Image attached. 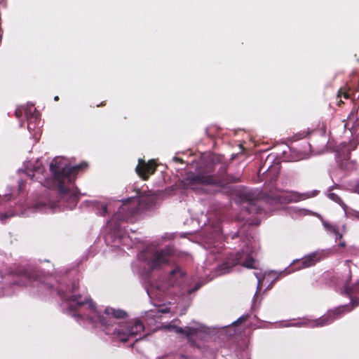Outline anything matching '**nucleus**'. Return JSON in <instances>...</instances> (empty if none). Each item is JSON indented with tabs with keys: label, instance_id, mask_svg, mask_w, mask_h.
I'll return each mask as SVG.
<instances>
[{
	"label": "nucleus",
	"instance_id": "f257e3e1",
	"mask_svg": "<svg viewBox=\"0 0 359 359\" xmlns=\"http://www.w3.org/2000/svg\"><path fill=\"white\" fill-rule=\"evenodd\" d=\"M67 303L69 310L76 311L81 306L86 304L92 311L89 319L90 321L100 323L103 331L107 334L116 336L121 341L126 342L129 337H135L144 330V325L140 320L127 323L125 325H116V320L125 319L127 313L123 310L114 309L107 307L102 313L96 311L95 304L90 299L84 297L80 294H72L67 299Z\"/></svg>",
	"mask_w": 359,
	"mask_h": 359
},
{
	"label": "nucleus",
	"instance_id": "f03ea898",
	"mask_svg": "<svg viewBox=\"0 0 359 359\" xmlns=\"http://www.w3.org/2000/svg\"><path fill=\"white\" fill-rule=\"evenodd\" d=\"M219 158H197L193 161L196 164V172H189L182 182L187 188L195 189L199 185H224L233 180L224 176L226 165L219 161Z\"/></svg>",
	"mask_w": 359,
	"mask_h": 359
},
{
	"label": "nucleus",
	"instance_id": "7ed1b4c3",
	"mask_svg": "<svg viewBox=\"0 0 359 359\" xmlns=\"http://www.w3.org/2000/svg\"><path fill=\"white\" fill-rule=\"evenodd\" d=\"M88 163L85 161L76 165L68 164L60 158H53L50 163V170L57 183L60 198L68 203L70 209L77 204L79 196L77 190H72L68 184L74 182L77 174L86 170Z\"/></svg>",
	"mask_w": 359,
	"mask_h": 359
},
{
	"label": "nucleus",
	"instance_id": "20e7f679",
	"mask_svg": "<svg viewBox=\"0 0 359 359\" xmlns=\"http://www.w3.org/2000/svg\"><path fill=\"white\" fill-rule=\"evenodd\" d=\"M255 260L248 255H245L243 252H238L236 255L229 257L224 262L217 267L219 275H223L231 271V269L238 264L242 266L253 269Z\"/></svg>",
	"mask_w": 359,
	"mask_h": 359
},
{
	"label": "nucleus",
	"instance_id": "39448f33",
	"mask_svg": "<svg viewBox=\"0 0 359 359\" xmlns=\"http://www.w3.org/2000/svg\"><path fill=\"white\" fill-rule=\"evenodd\" d=\"M174 253L172 247H165L161 250H156L150 253L146 258L149 269L154 270L161 268L168 264L171 255Z\"/></svg>",
	"mask_w": 359,
	"mask_h": 359
},
{
	"label": "nucleus",
	"instance_id": "423d86ee",
	"mask_svg": "<svg viewBox=\"0 0 359 359\" xmlns=\"http://www.w3.org/2000/svg\"><path fill=\"white\" fill-rule=\"evenodd\" d=\"M243 203V210L249 214L261 213L262 209L257 205L258 194L250 190H244L240 195Z\"/></svg>",
	"mask_w": 359,
	"mask_h": 359
},
{
	"label": "nucleus",
	"instance_id": "0eeeda50",
	"mask_svg": "<svg viewBox=\"0 0 359 359\" xmlns=\"http://www.w3.org/2000/svg\"><path fill=\"white\" fill-rule=\"evenodd\" d=\"M15 276L22 279L16 284L20 285H27L34 281H42L43 273L34 268L18 267L13 271Z\"/></svg>",
	"mask_w": 359,
	"mask_h": 359
},
{
	"label": "nucleus",
	"instance_id": "6e6552de",
	"mask_svg": "<svg viewBox=\"0 0 359 359\" xmlns=\"http://www.w3.org/2000/svg\"><path fill=\"white\" fill-rule=\"evenodd\" d=\"M139 199L130 198L121 204L118 212L114 215L116 219L128 221L139 211Z\"/></svg>",
	"mask_w": 359,
	"mask_h": 359
},
{
	"label": "nucleus",
	"instance_id": "1a4fd4ad",
	"mask_svg": "<svg viewBox=\"0 0 359 359\" xmlns=\"http://www.w3.org/2000/svg\"><path fill=\"white\" fill-rule=\"evenodd\" d=\"M15 115L18 118L24 116L27 121L36 123L38 126L40 125L41 115L32 104H27L18 107L15 111Z\"/></svg>",
	"mask_w": 359,
	"mask_h": 359
},
{
	"label": "nucleus",
	"instance_id": "9d476101",
	"mask_svg": "<svg viewBox=\"0 0 359 359\" xmlns=\"http://www.w3.org/2000/svg\"><path fill=\"white\" fill-rule=\"evenodd\" d=\"M157 163L154 158L146 161L144 158H139L138 165L136 167L137 173L144 180L148 179L156 168Z\"/></svg>",
	"mask_w": 359,
	"mask_h": 359
},
{
	"label": "nucleus",
	"instance_id": "9b49d317",
	"mask_svg": "<svg viewBox=\"0 0 359 359\" xmlns=\"http://www.w3.org/2000/svg\"><path fill=\"white\" fill-rule=\"evenodd\" d=\"M345 307H339L328 313L327 316L320 318L313 322L310 323V326L317 327L323 326L332 322L334 319L345 311Z\"/></svg>",
	"mask_w": 359,
	"mask_h": 359
},
{
	"label": "nucleus",
	"instance_id": "f8f14e48",
	"mask_svg": "<svg viewBox=\"0 0 359 359\" xmlns=\"http://www.w3.org/2000/svg\"><path fill=\"white\" fill-rule=\"evenodd\" d=\"M272 200L278 203H290L300 200V196L297 194H287L283 192L281 194H276L272 196Z\"/></svg>",
	"mask_w": 359,
	"mask_h": 359
},
{
	"label": "nucleus",
	"instance_id": "ddd939ff",
	"mask_svg": "<svg viewBox=\"0 0 359 359\" xmlns=\"http://www.w3.org/2000/svg\"><path fill=\"white\" fill-rule=\"evenodd\" d=\"M321 259V253L315 252L302 259V267L307 268L316 264Z\"/></svg>",
	"mask_w": 359,
	"mask_h": 359
},
{
	"label": "nucleus",
	"instance_id": "4468645a",
	"mask_svg": "<svg viewBox=\"0 0 359 359\" xmlns=\"http://www.w3.org/2000/svg\"><path fill=\"white\" fill-rule=\"evenodd\" d=\"M174 331L178 334H184L187 339L190 340L192 336L196 335L198 333V330L191 327H186L185 328L174 327Z\"/></svg>",
	"mask_w": 359,
	"mask_h": 359
},
{
	"label": "nucleus",
	"instance_id": "2eb2a0df",
	"mask_svg": "<svg viewBox=\"0 0 359 359\" xmlns=\"http://www.w3.org/2000/svg\"><path fill=\"white\" fill-rule=\"evenodd\" d=\"M350 91V88L346 85L339 88L337 96V98H340L338 102V106H341V104L344 103L343 101L341 100L342 97L346 100L351 98V94Z\"/></svg>",
	"mask_w": 359,
	"mask_h": 359
},
{
	"label": "nucleus",
	"instance_id": "dca6fc26",
	"mask_svg": "<svg viewBox=\"0 0 359 359\" xmlns=\"http://www.w3.org/2000/svg\"><path fill=\"white\" fill-rule=\"evenodd\" d=\"M355 148L353 143L344 144L341 148V155L348 156L351 154V150H354Z\"/></svg>",
	"mask_w": 359,
	"mask_h": 359
},
{
	"label": "nucleus",
	"instance_id": "f3484780",
	"mask_svg": "<svg viewBox=\"0 0 359 359\" xmlns=\"http://www.w3.org/2000/svg\"><path fill=\"white\" fill-rule=\"evenodd\" d=\"M328 197L333 201L336 202L337 203L339 204L340 205H341L342 207H345V204L343 203L342 200L341 199V198L337 195L336 194L334 193H330L328 194Z\"/></svg>",
	"mask_w": 359,
	"mask_h": 359
},
{
	"label": "nucleus",
	"instance_id": "a211bd4d",
	"mask_svg": "<svg viewBox=\"0 0 359 359\" xmlns=\"http://www.w3.org/2000/svg\"><path fill=\"white\" fill-rule=\"evenodd\" d=\"M47 206H48V208H50V209L53 208V205L50 202H49L48 204L45 203H41V202L36 203L34 205L33 208L35 210H41V209H42L43 208H46Z\"/></svg>",
	"mask_w": 359,
	"mask_h": 359
},
{
	"label": "nucleus",
	"instance_id": "6ab92c4d",
	"mask_svg": "<svg viewBox=\"0 0 359 359\" xmlns=\"http://www.w3.org/2000/svg\"><path fill=\"white\" fill-rule=\"evenodd\" d=\"M348 160H349V158H339V161L337 162V163L342 169L348 170V165L350 164V162Z\"/></svg>",
	"mask_w": 359,
	"mask_h": 359
},
{
	"label": "nucleus",
	"instance_id": "aec40b11",
	"mask_svg": "<svg viewBox=\"0 0 359 359\" xmlns=\"http://www.w3.org/2000/svg\"><path fill=\"white\" fill-rule=\"evenodd\" d=\"M27 121V129L31 131H34L35 130H40L39 126L36 124V123H33L32 121Z\"/></svg>",
	"mask_w": 359,
	"mask_h": 359
},
{
	"label": "nucleus",
	"instance_id": "412c9836",
	"mask_svg": "<svg viewBox=\"0 0 359 359\" xmlns=\"http://www.w3.org/2000/svg\"><path fill=\"white\" fill-rule=\"evenodd\" d=\"M99 205L100 206L101 208L100 210L99 211V214L100 215L104 216L106 213H107V205L104 203H100L99 204Z\"/></svg>",
	"mask_w": 359,
	"mask_h": 359
},
{
	"label": "nucleus",
	"instance_id": "4be33fe9",
	"mask_svg": "<svg viewBox=\"0 0 359 359\" xmlns=\"http://www.w3.org/2000/svg\"><path fill=\"white\" fill-rule=\"evenodd\" d=\"M177 273H180V276H183L182 271L179 268H176L170 271L171 276H175Z\"/></svg>",
	"mask_w": 359,
	"mask_h": 359
},
{
	"label": "nucleus",
	"instance_id": "5701e85b",
	"mask_svg": "<svg viewBox=\"0 0 359 359\" xmlns=\"http://www.w3.org/2000/svg\"><path fill=\"white\" fill-rule=\"evenodd\" d=\"M248 318V315H243L242 316H241L236 322H235V324H238V323H241L245 320H246Z\"/></svg>",
	"mask_w": 359,
	"mask_h": 359
},
{
	"label": "nucleus",
	"instance_id": "b1692460",
	"mask_svg": "<svg viewBox=\"0 0 359 359\" xmlns=\"http://www.w3.org/2000/svg\"><path fill=\"white\" fill-rule=\"evenodd\" d=\"M332 232L335 234L336 239H341L342 238V234H341L336 228H333Z\"/></svg>",
	"mask_w": 359,
	"mask_h": 359
},
{
	"label": "nucleus",
	"instance_id": "393cba45",
	"mask_svg": "<svg viewBox=\"0 0 359 359\" xmlns=\"http://www.w3.org/2000/svg\"><path fill=\"white\" fill-rule=\"evenodd\" d=\"M344 290H345V292H346L347 294H351V293H352V292H353V289H352L351 287H349V286H348V285H345Z\"/></svg>",
	"mask_w": 359,
	"mask_h": 359
},
{
	"label": "nucleus",
	"instance_id": "a878e982",
	"mask_svg": "<svg viewBox=\"0 0 359 359\" xmlns=\"http://www.w3.org/2000/svg\"><path fill=\"white\" fill-rule=\"evenodd\" d=\"M323 224H324L325 227L327 229L330 230L332 231H333V228H335L334 226H332V225H330V224H329L328 223H326V222H325Z\"/></svg>",
	"mask_w": 359,
	"mask_h": 359
},
{
	"label": "nucleus",
	"instance_id": "bb28decb",
	"mask_svg": "<svg viewBox=\"0 0 359 359\" xmlns=\"http://www.w3.org/2000/svg\"><path fill=\"white\" fill-rule=\"evenodd\" d=\"M174 327H177V325H167L164 326V328L166 329V330H174Z\"/></svg>",
	"mask_w": 359,
	"mask_h": 359
},
{
	"label": "nucleus",
	"instance_id": "cd10ccee",
	"mask_svg": "<svg viewBox=\"0 0 359 359\" xmlns=\"http://www.w3.org/2000/svg\"><path fill=\"white\" fill-rule=\"evenodd\" d=\"M354 192L359 194V182L355 184L353 188Z\"/></svg>",
	"mask_w": 359,
	"mask_h": 359
},
{
	"label": "nucleus",
	"instance_id": "c85d7f7f",
	"mask_svg": "<svg viewBox=\"0 0 359 359\" xmlns=\"http://www.w3.org/2000/svg\"><path fill=\"white\" fill-rule=\"evenodd\" d=\"M353 217L356 219H358L359 220V211H354L353 212Z\"/></svg>",
	"mask_w": 359,
	"mask_h": 359
},
{
	"label": "nucleus",
	"instance_id": "c756f323",
	"mask_svg": "<svg viewBox=\"0 0 359 359\" xmlns=\"http://www.w3.org/2000/svg\"><path fill=\"white\" fill-rule=\"evenodd\" d=\"M267 158H269V157H280L278 154H274L273 152L269 154L267 156H266Z\"/></svg>",
	"mask_w": 359,
	"mask_h": 359
},
{
	"label": "nucleus",
	"instance_id": "7c9ffc66",
	"mask_svg": "<svg viewBox=\"0 0 359 359\" xmlns=\"http://www.w3.org/2000/svg\"><path fill=\"white\" fill-rule=\"evenodd\" d=\"M159 312H161V313H169L170 312V309L169 308H165V309L159 310Z\"/></svg>",
	"mask_w": 359,
	"mask_h": 359
},
{
	"label": "nucleus",
	"instance_id": "2f4dec72",
	"mask_svg": "<svg viewBox=\"0 0 359 359\" xmlns=\"http://www.w3.org/2000/svg\"><path fill=\"white\" fill-rule=\"evenodd\" d=\"M105 105H106V101H102V102H100V104H97L96 105V107H103Z\"/></svg>",
	"mask_w": 359,
	"mask_h": 359
},
{
	"label": "nucleus",
	"instance_id": "473e14b6",
	"mask_svg": "<svg viewBox=\"0 0 359 359\" xmlns=\"http://www.w3.org/2000/svg\"><path fill=\"white\" fill-rule=\"evenodd\" d=\"M182 154L188 155L189 156L193 155L192 152L191 151H189V150H188L187 152H183Z\"/></svg>",
	"mask_w": 359,
	"mask_h": 359
},
{
	"label": "nucleus",
	"instance_id": "72a5a7b5",
	"mask_svg": "<svg viewBox=\"0 0 359 359\" xmlns=\"http://www.w3.org/2000/svg\"><path fill=\"white\" fill-rule=\"evenodd\" d=\"M271 169L278 170V168H276V166L269 165V166L268 167V168L266 169V170H271Z\"/></svg>",
	"mask_w": 359,
	"mask_h": 359
},
{
	"label": "nucleus",
	"instance_id": "f704fd0d",
	"mask_svg": "<svg viewBox=\"0 0 359 359\" xmlns=\"http://www.w3.org/2000/svg\"><path fill=\"white\" fill-rule=\"evenodd\" d=\"M239 146H240V148H241V151H242V154H246L244 152V151H245V148L243 147V144H239Z\"/></svg>",
	"mask_w": 359,
	"mask_h": 359
},
{
	"label": "nucleus",
	"instance_id": "c9c22d12",
	"mask_svg": "<svg viewBox=\"0 0 359 359\" xmlns=\"http://www.w3.org/2000/svg\"><path fill=\"white\" fill-rule=\"evenodd\" d=\"M175 161H180V162H183L182 159V158H173Z\"/></svg>",
	"mask_w": 359,
	"mask_h": 359
},
{
	"label": "nucleus",
	"instance_id": "e433bc0d",
	"mask_svg": "<svg viewBox=\"0 0 359 359\" xmlns=\"http://www.w3.org/2000/svg\"><path fill=\"white\" fill-rule=\"evenodd\" d=\"M59 97L57 95H56L55 97H54V100L55 101H58L59 100Z\"/></svg>",
	"mask_w": 359,
	"mask_h": 359
},
{
	"label": "nucleus",
	"instance_id": "4c0bfd02",
	"mask_svg": "<svg viewBox=\"0 0 359 359\" xmlns=\"http://www.w3.org/2000/svg\"><path fill=\"white\" fill-rule=\"evenodd\" d=\"M213 157H218V158H220V157H223L222 155H220V154H216Z\"/></svg>",
	"mask_w": 359,
	"mask_h": 359
},
{
	"label": "nucleus",
	"instance_id": "58836bf2",
	"mask_svg": "<svg viewBox=\"0 0 359 359\" xmlns=\"http://www.w3.org/2000/svg\"><path fill=\"white\" fill-rule=\"evenodd\" d=\"M6 217H7V215H4V217H2V218H1V220H4V218H6Z\"/></svg>",
	"mask_w": 359,
	"mask_h": 359
},
{
	"label": "nucleus",
	"instance_id": "ea45409f",
	"mask_svg": "<svg viewBox=\"0 0 359 359\" xmlns=\"http://www.w3.org/2000/svg\"><path fill=\"white\" fill-rule=\"evenodd\" d=\"M340 245H341V246H344V245H345V243H340Z\"/></svg>",
	"mask_w": 359,
	"mask_h": 359
},
{
	"label": "nucleus",
	"instance_id": "a19ab883",
	"mask_svg": "<svg viewBox=\"0 0 359 359\" xmlns=\"http://www.w3.org/2000/svg\"><path fill=\"white\" fill-rule=\"evenodd\" d=\"M355 290L359 292V285L356 287Z\"/></svg>",
	"mask_w": 359,
	"mask_h": 359
},
{
	"label": "nucleus",
	"instance_id": "79ce46f5",
	"mask_svg": "<svg viewBox=\"0 0 359 359\" xmlns=\"http://www.w3.org/2000/svg\"><path fill=\"white\" fill-rule=\"evenodd\" d=\"M231 157H232V158L236 157V155H235V154H232V155H231Z\"/></svg>",
	"mask_w": 359,
	"mask_h": 359
},
{
	"label": "nucleus",
	"instance_id": "37998d69",
	"mask_svg": "<svg viewBox=\"0 0 359 359\" xmlns=\"http://www.w3.org/2000/svg\"><path fill=\"white\" fill-rule=\"evenodd\" d=\"M264 166H262L261 168H259V172H261L262 169H263Z\"/></svg>",
	"mask_w": 359,
	"mask_h": 359
},
{
	"label": "nucleus",
	"instance_id": "c03bdc74",
	"mask_svg": "<svg viewBox=\"0 0 359 359\" xmlns=\"http://www.w3.org/2000/svg\"><path fill=\"white\" fill-rule=\"evenodd\" d=\"M264 166H262L261 168H259V172H261L262 169H263Z\"/></svg>",
	"mask_w": 359,
	"mask_h": 359
},
{
	"label": "nucleus",
	"instance_id": "a18cd8bd",
	"mask_svg": "<svg viewBox=\"0 0 359 359\" xmlns=\"http://www.w3.org/2000/svg\"><path fill=\"white\" fill-rule=\"evenodd\" d=\"M264 166H262L261 168H259V172H261L262 169H263Z\"/></svg>",
	"mask_w": 359,
	"mask_h": 359
},
{
	"label": "nucleus",
	"instance_id": "49530a36",
	"mask_svg": "<svg viewBox=\"0 0 359 359\" xmlns=\"http://www.w3.org/2000/svg\"><path fill=\"white\" fill-rule=\"evenodd\" d=\"M304 137V135H301V136L299 137V138L301 139V138H303Z\"/></svg>",
	"mask_w": 359,
	"mask_h": 359
},
{
	"label": "nucleus",
	"instance_id": "de8ad7c7",
	"mask_svg": "<svg viewBox=\"0 0 359 359\" xmlns=\"http://www.w3.org/2000/svg\"><path fill=\"white\" fill-rule=\"evenodd\" d=\"M353 305H354V306L357 305V303H356L355 302H353Z\"/></svg>",
	"mask_w": 359,
	"mask_h": 359
},
{
	"label": "nucleus",
	"instance_id": "09e8293b",
	"mask_svg": "<svg viewBox=\"0 0 359 359\" xmlns=\"http://www.w3.org/2000/svg\"><path fill=\"white\" fill-rule=\"evenodd\" d=\"M1 40V36H0V41Z\"/></svg>",
	"mask_w": 359,
	"mask_h": 359
}]
</instances>
